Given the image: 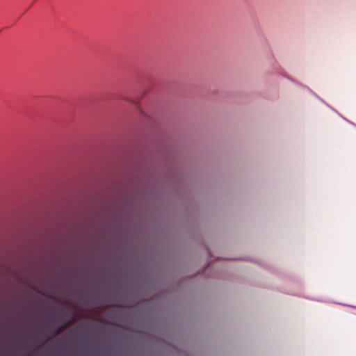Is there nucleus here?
<instances>
[{
  "instance_id": "nucleus-1",
  "label": "nucleus",
  "mask_w": 356,
  "mask_h": 356,
  "mask_svg": "<svg viewBox=\"0 0 356 356\" xmlns=\"http://www.w3.org/2000/svg\"><path fill=\"white\" fill-rule=\"evenodd\" d=\"M64 327L61 326L56 329L54 332V335H58L63 330Z\"/></svg>"
}]
</instances>
